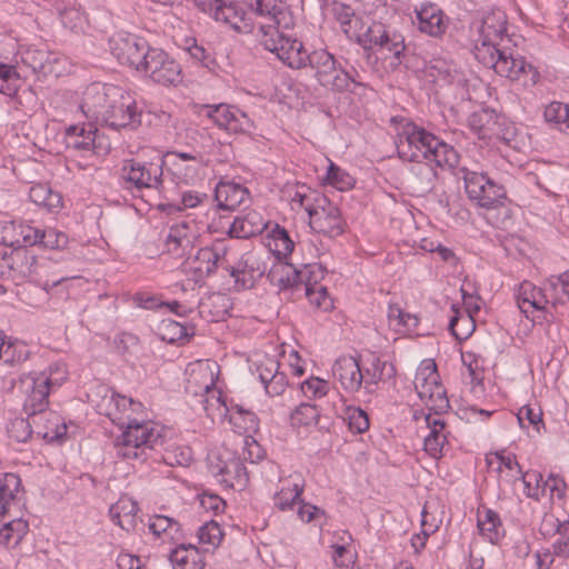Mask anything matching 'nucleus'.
I'll return each instance as SVG.
<instances>
[{"label": "nucleus", "instance_id": "obj_50", "mask_svg": "<svg viewBox=\"0 0 569 569\" xmlns=\"http://www.w3.org/2000/svg\"><path fill=\"white\" fill-rule=\"evenodd\" d=\"M319 412L316 406L310 403L299 405L290 416L293 427H307L317 422Z\"/></svg>", "mask_w": 569, "mask_h": 569}, {"label": "nucleus", "instance_id": "obj_9", "mask_svg": "<svg viewBox=\"0 0 569 569\" xmlns=\"http://www.w3.org/2000/svg\"><path fill=\"white\" fill-rule=\"evenodd\" d=\"M243 3L257 16L267 19L270 23L260 27V43L263 46V38L271 36V30H277L273 37H292L286 33L292 24V16L284 0H243Z\"/></svg>", "mask_w": 569, "mask_h": 569}, {"label": "nucleus", "instance_id": "obj_61", "mask_svg": "<svg viewBox=\"0 0 569 569\" xmlns=\"http://www.w3.org/2000/svg\"><path fill=\"white\" fill-rule=\"evenodd\" d=\"M68 244V236L53 228L42 229L38 246L48 249H63Z\"/></svg>", "mask_w": 569, "mask_h": 569}, {"label": "nucleus", "instance_id": "obj_51", "mask_svg": "<svg viewBox=\"0 0 569 569\" xmlns=\"http://www.w3.org/2000/svg\"><path fill=\"white\" fill-rule=\"evenodd\" d=\"M33 427H36V425L32 417L28 416L27 419L16 418L11 420L8 427V433L10 438L17 442H26L31 437Z\"/></svg>", "mask_w": 569, "mask_h": 569}, {"label": "nucleus", "instance_id": "obj_43", "mask_svg": "<svg viewBox=\"0 0 569 569\" xmlns=\"http://www.w3.org/2000/svg\"><path fill=\"white\" fill-rule=\"evenodd\" d=\"M28 529V522L20 518L3 522L0 527V543L8 548L16 547L23 539Z\"/></svg>", "mask_w": 569, "mask_h": 569}, {"label": "nucleus", "instance_id": "obj_37", "mask_svg": "<svg viewBox=\"0 0 569 569\" xmlns=\"http://www.w3.org/2000/svg\"><path fill=\"white\" fill-rule=\"evenodd\" d=\"M267 228L263 218L256 211L248 212L242 218H236L230 233L237 238H250L261 233Z\"/></svg>", "mask_w": 569, "mask_h": 569}, {"label": "nucleus", "instance_id": "obj_36", "mask_svg": "<svg viewBox=\"0 0 569 569\" xmlns=\"http://www.w3.org/2000/svg\"><path fill=\"white\" fill-rule=\"evenodd\" d=\"M21 487L18 475L6 472L0 475V521L10 512L11 505Z\"/></svg>", "mask_w": 569, "mask_h": 569}, {"label": "nucleus", "instance_id": "obj_24", "mask_svg": "<svg viewBox=\"0 0 569 569\" xmlns=\"http://www.w3.org/2000/svg\"><path fill=\"white\" fill-rule=\"evenodd\" d=\"M305 488V479L301 473L295 472L286 478H280L279 489L274 493V506L280 510H289L299 501Z\"/></svg>", "mask_w": 569, "mask_h": 569}, {"label": "nucleus", "instance_id": "obj_48", "mask_svg": "<svg viewBox=\"0 0 569 569\" xmlns=\"http://www.w3.org/2000/svg\"><path fill=\"white\" fill-rule=\"evenodd\" d=\"M60 13V19H61V23L70 29L71 31L73 32H83L87 24H88V19H87V16L84 14V12L81 11L80 8H77V7H69V8H64L62 10L59 11Z\"/></svg>", "mask_w": 569, "mask_h": 569}, {"label": "nucleus", "instance_id": "obj_17", "mask_svg": "<svg viewBox=\"0 0 569 569\" xmlns=\"http://www.w3.org/2000/svg\"><path fill=\"white\" fill-rule=\"evenodd\" d=\"M196 232L187 222L170 227L164 240V252L174 259L188 258L193 251Z\"/></svg>", "mask_w": 569, "mask_h": 569}, {"label": "nucleus", "instance_id": "obj_19", "mask_svg": "<svg viewBox=\"0 0 569 569\" xmlns=\"http://www.w3.org/2000/svg\"><path fill=\"white\" fill-rule=\"evenodd\" d=\"M110 87L92 83L86 89L80 108L88 119L102 122L111 99Z\"/></svg>", "mask_w": 569, "mask_h": 569}, {"label": "nucleus", "instance_id": "obj_33", "mask_svg": "<svg viewBox=\"0 0 569 569\" xmlns=\"http://www.w3.org/2000/svg\"><path fill=\"white\" fill-rule=\"evenodd\" d=\"M431 386H435L437 390V396L439 398L440 403L438 408L440 410H445L449 407V401L446 397L441 396L440 387L437 382V372H436V363H428L425 368H421L415 378V388L418 390L419 396L423 397L427 392L430 391L429 397H433V391L431 390Z\"/></svg>", "mask_w": 569, "mask_h": 569}, {"label": "nucleus", "instance_id": "obj_39", "mask_svg": "<svg viewBox=\"0 0 569 569\" xmlns=\"http://www.w3.org/2000/svg\"><path fill=\"white\" fill-rule=\"evenodd\" d=\"M30 200L38 207L47 209L49 212L58 211L62 207V197L54 192L48 184L36 183L29 190Z\"/></svg>", "mask_w": 569, "mask_h": 569}, {"label": "nucleus", "instance_id": "obj_26", "mask_svg": "<svg viewBox=\"0 0 569 569\" xmlns=\"http://www.w3.org/2000/svg\"><path fill=\"white\" fill-rule=\"evenodd\" d=\"M129 407L130 398L114 391L106 393L102 401L98 405L99 411L123 430L129 422Z\"/></svg>", "mask_w": 569, "mask_h": 569}, {"label": "nucleus", "instance_id": "obj_54", "mask_svg": "<svg viewBox=\"0 0 569 569\" xmlns=\"http://www.w3.org/2000/svg\"><path fill=\"white\" fill-rule=\"evenodd\" d=\"M449 330L457 340H466L475 330L473 318L471 316H455L449 322Z\"/></svg>", "mask_w": 569, "mask_h": 569}, {"label": "nucleus", "instance_id": "obj_53", "mask_svg": "<svg viewBox=\"0 0 569 569\" xmlns=\"http://www.w3.org/2000/svg\"><path fill=\"white\" fill-rule=\"evenodd\" d=\"M323 197L325 194L320 193L319 191L312 190L306 186H301L296 190L291 201L293 204H298L300 208H303L309 214L318 201H320L319 198Z\"/></svg>", "mask_w": 569, "mask_h": 569}, {"label": "nucleus", "instance_id": "obj_45", "mask_svg": "<svg viewBox=\"0 0 569 569\" xmlns=\"http://www.w3.org/2000/svg\"><path fill=\"white\" fill-rule=\"evenodd\" d=\"M300 291L305 293L311 305L319 309L327 311L332 307L326 287L318 284L316 281L312 283L308 276L302 282Z\"/></svg>", "mask_w": 569, "mask_h": 569}, {"label": "nucleus", "instance_id": "obj_31", "mask_svg": "<svg viewBox=\"0 0 569 569\" xmlns=\"http://www.w3.org/2000/svg\"><path fill=\"white\" fill-rule=\"evenodd\" d=\"M169 559L173 569H203L204 567L201 552L191 543L177 546L171 550Z\"/></svg>", "mask_w": 569, "mask_h": 569}, {"label": "nucleus", "instance_id": "obj_6", "mask_svg": "<svg viewBox=\"0 0 569 569\" xmlns=\"http://www.w3.org/2000/svg\"><path fill=\"white\" fill-rule=\"evenodd\" d=\"M2 263L9 269L8 277L17 284L30 279L39 283L47 292L69 279L67 277L50 279L51 261L43 257L38 258L26 248L13 250L8 257H2Z\"/></svg>", "mask_w": 569, "mask_h": 569}, {"label": "nucleus", "instance_id": "obj_49", "mask_svg": "<svg viewBox=\"0 0 569 569\" xmlns=\"http://www.w3.org/2000/svg\"><path fill=\"white\" fill-rule=\"evenodd\" d=\"M19 80L13 66L0 62V93L13 97L18 92Z\"/></svg>", "mask_w": 569, "mask_h": 569}, {"label": "nucleus", "instance_id": "obj_42", "mask_svg": "<svg viewBox=\"0 0 569 569\" xmlns=\"http://www.w3.org/2000/svg\"><path fill=\"white\" fill-rule=\"evenodd\" d=\"M267 246L280 260L282 258H287L293 251L295 242L291 240L284 228L279 224H274L268 233Z\"/></svg>", "mask_w": 569, "mask_h": 569}, {"label": "nucleus", "instance_id": "obj_59", "mask_svg": "<svg viewBox=\"0 0 569 569\" xmlns=\"http://www.w3.org/2000/svg\"><path fill=\"white\" fill-rule=\"evenodd\" d=\"M545 291L547 292L548 299L552 300V305L563 303L569 300L561 274L550 277L545 286Z\"/></svg>", "mask_w": 569, "mask_h": 569}, {"label": "nucleus", "instance_id": "obj_55", "mask_svg": "<svg viewBox=\"0 0 569 569\" xmlns=\"http://www.w3.org/2000/svg\"><path fill=\"white\" fill-rule=\"evenodd\" d=\"M223 533L220 529V526L216 521H208L202 525L198 530L199 542L202 545H207L212 549L217 548L221 540Z\"/></svg>", "mask_w": 569, "mask_h": 569}, {"label": "nucleus", "instance_id": "obj_2", "mask_svg": "<svg viewBox=\"0 0 569 569\" xmlns=\"http://www.w3.org/2000/svg\"><path fill=\"white\" fill-rule=\"evenodd\" d=\"M395 142L398 154L403 160H426L437 167L449 168L459 163V154L452 146L412 122L401 127Z\"/></svg>", "mask_w": 569, "mask_h": 569}, {"label": "nucleus", "instance_id": "obj_29", "mask_svg": "<svg viewBox=\"0 0 569 569\" xmlns=\"http://www.w3.org/2000/svg\"><path fill=\"white\" fill-rule=\"evenodd\" d=\"M486 461L489 466L497 463L496 470L500 483L517 485L519 477L523 473L516 456L505 455V451L487 455Z\"/></svg>", "mask_w": 569, "mask_h": 569}, {"label": "nucleus", "instance_id": "obj_14", "mask_svg": "<svg viewBox=\"0 0 569 569\" xmlns=\"http://www.w3.org/2000/svg\"><path fill=\"white\" fill-rule=\"evenodd\" d=\"M64 143L67 148L101 154L109 151L107 139L93 126H70L66 129Z\"/></svg>", "mask_w": 569, "mask_h": 569}, {"label": "nucleus", "instance_id": "obj_16", "mask_svg": "<svg viewBox=\"0 0 569 569\" xmlns=\"http://www.w3.org/2000/svg\"><path fill=\"white\" fill-rule=\"evenodd\" d=\"M208 117L219 127L229 132H248L253 128L252 120L239 109L229 104L207 106Z\"/></svg>", "mask_w": 569, "mask_h": 569}, {"label": "nucleus", "instance_id": "obj_4", "mask_svg": "<svg viewBox=\"0 0 569 569\" xmlns=\"http://www.w3.org/2000/svg\"><path fill=\"white\" fill-rule=\"evenodd\" d=\"M475 57L485 67L492 68L499 76L517 81L525 88L535 86L539 80L540 74L531 63L500 48L498 41L476 39Z\"/></svg>", "mask_w": 569, "mask_h": 569}, {"label": "nucleus", "instance_id": "obj_3", "mask_svg": "<svg viewBox=\"0 0 569 569\" xmlns=\"http://www.w3.org/2000/svg\"><path fill=\"white\" fill-rule=\"evenodd\" d=\"M143 405L130 398L129 422L113 441L116 455L123 459L146 460L148 452L164 443L162 429L151 421H139L137 416L143 411Z\"/></svg>", "mask_w": 569, "mask_h": 569}, {"label": "nucleus", "instance_id": "obj_15", "mask_svg": "<svg viewBox=\"0 0 569 569\" xmlns=\"http://www.w3.org/2000/svg\"><path fill=\"white\" fill-rule=\"evenodd\" d=\"M226 270L234 279L236 287L244 290L252 288L256 280L264 274L267 263L260 253L249 251L241 256L236 266L228 264Z\"/></svg>", "mask_w": 569, "mask_h": 569}, {"label": "nucleus", "instance_id": "obj_13", "mask_svg": "<svg viewBox=\"0 0 569 569\" xmlns=\"http://www.w3.org/2000/svg\"><path fill=\"white\" fill-rule=\"evenodd\" d=\"M309 216L310 228L329 238H335L343 233L345 222L341 218L339 208L332 203L326 196L319 198Z\"/></svg>", "mask_w": 569, "mask_h": 569}, {"label": "nucleus", "instance_id": "obj_57", "mask_svg": "<svg viewBox=\"0 0 569 569\" xmlns=\"http://www.w3.org/2000/svg\"><path fill=\"white\" fill-rule=\"evenodd\" d=\"M518 293H520V297L528 298L531 305H536V309H545L549 302L545 288H537L529 281H523L520 284Z\"/></svg>", "mask_w": 569, "mask_h": 569}, {"label": "nucleus", "instance_id": "obj_60", "mask_svg": "<svg viewBox=\"0 0 569 569\" xmlns=\"http://www.w3.org/2000/svg\"><path fill=\"white\" fill-rule=\"evenodd\" d=\"M327 181L339 190L350 189L355 183L353 178L349 173L332 162H330L327 170Z\"/></svg>", "mask_w": 569, "mask_h": 569}, {"label": "nucleus", "instance_id": "obj_20", "mask_svg": "<svg viewBox=\"0 0 569 569\" xmlns=\"http://www.w3.org/2000/svg\"><path fill=\"white\" fill-rule=\"evenodd\" d=\"M332 375L348 392L359 391L363 382V370L351 356L338 358L333 363Z\"/></svg>", "mask_w": 569, "mask_h": 569}, {"label": "nucleus", "instance_id": "obj_52", "mask_svg": "<svg viewBox=\"0 0 569 569\" xmlns=\"http://www.w3.org/2000/svg\"><path fill=\"white\" fill-rule=\"evenodd\" d=\"M542 476L538 472L522 473L518 482L522 485V491L528 498L539 500L543 497V489L541 488Z\"/></svg>", "mask_w": 569, "mask_h": 569}, {"label": "nucleus", "instance_id": "obj_64", "mask_svg": "<svg viewBox=\"0 0 569 569\" xmlns=\"http://www.w3.org/2000/svg\"><path fill=\"white\" fill-rule=\"evenodd\" d=\"M300 388L306 397L321 398L328 393L329 382L318 377H311L305 380Z\"/></svg>", "mask_w": 569, "mask_h": 569}, {"label": "nucleus", "instance_id": "obj_27", "mask_svg": "<svg viewBox=\"0 0 569 569\" xmlns=\"http://www.w3.org/2000/svg\"><path fill=\"white\" fill-rule=\"evenodd\" d=\"M249 198L247 188L234 182H220L214 190L217 207L221 210L232 211L243 204Z\"/></svg>", "mask_w": 569, "mask_h": 569}, {"label": "nucleus", "instance_id": "obj_47", "mask_svg": "<svg viewBox=\"0 0 569 569\" xmlns=\"http://www.w3.org/2000/svg\"><path fill=\"white\" fill-rule=\"evenodd\" d=\"M157 330L161 340L169 343L179 342L188 337L187 328L172 319H163Z\"/></svg>", "mask_w": 569, "mask_h": 569}, {"label": "nucleus", "instance_id": "obj_44", "mask_svg": "<svg viewBox=\"0 0 569 569\" xmlns=\"http://www.w3.org/2000/svg\"><path fill=\"white\" fill-rule=\"evenodd\" d=\"M395 29L389 26H386L381 22L373 21L370 26H368L363 31L362 43H360L363 48L368 47H377L379 50L388 42L391 34L395 33Z\"/></svg>", "mask_w": 569, "mask_h": 569}, {"label": "nucleus", "instance_id": "obj_11", "mask_svg": "<svg viewBox=\"0 0 569 569\" xmlns=\"http://www.w3.org/2000/svg\"><path fill=\"white\" fill-rule=\"evenodd\" d=\"M111 53L121 64H128L140 71L143 62L152 49L148 42L136 34L117 32L110 40Z\"/></svg>", "mask_w": 569, "mask_h": 569}, {"label": "nucleus", "instance_id": "obj_12", "mask_svg": "<svg viewBox=\"0 0 569 569\" xmlns=\"http://www.w3.org/2000/svg\"><path fill=\"white\" fill-rule=\"evenodd\" d=\"M140 72L162 86L176 84L181 80L180 64L159 48L150 50Z\"/></svg>", "mask_w": 569, "mask_h": 569}, {"label": "nucleus", "instance_id": "obj_38", "mask_svg": "<svg viewBox=\"0 0 569 569\" xmlns=\"http://www.w3.org/2000/svg\"><path fill=\"white\" fill-rule=\"evenodd\" d=\"M479 531L490 543H497L502 537V525L499 515L488 508L478 510Z\"/></svg>", "mask_w": 569, "mask_h": 569}, {"label": "nucleus", "instance_id": "obj_28", "mask_svg": "<svg viewBox=\"0 0 569 569\" xmlns=\"http://www.w3.org/2000/svg\"><path fill=\"white\" fill-rule=\"evenodd\" d=\"M138 503L128 496H121L109 509L111 520L127 532L132 531L138 523Z\"/></svg>", "mask_w": 569, "mask_h": 569}, {"label": "nucleus", "instance_id": "obj_35", "mask_svg": "<svg viewBox=\"0 0 569 569\" xmlns=\"http://www.w3.org/2000/svg\"><path fill=\"white\" fill-rule=\"evenodd\" d=\"M507 18L501 10H495L486 14L478 29L480 39L485 41H502L506 32Z\"/></svg>", "mask_w": 569, "mask_h": 569}, {"label": "nucleus", "instance_id": "obj_40", "mask_svg": "<svg viewBox=\"0 0 569 569\" xmlns=\"http://www.w3.org/2000/svg\"><path fill=\"white\" fill-rule=\"evenodd\" d=\"M41 416L42 418L38 420L39 425L36 426L37 435L48 441H53L61 439L67 433V426L60 423V417L56 412L44 409Z\"/></svg>", "mask_w": 569, "mask_h": 569}, {"label": "nucleus", "instance_id": "obj_5", "mask_svg": "<svg viewBox=\"0 0 569 569\" xmlns=\"http://www.w3.org/2000/svg\"><path fill=\"white\" fill-rule=\"evenodd\" d=\"M67 379V370L62 365H53L41 372H30L21 376L18 389L24 396L23 410L39 425L41 413L48 407L49 393L60 387Z\"/></svg>", "mask_w": 569, "mask_h": 569}, {"label": "nucleus", "instance_id": "obj_34", "mask_svg": "<svg viewBox=\"0 0 569 569\" xmlns=\"http://www.w3.org/2000/svg\"><path fill=\"white\" fill-rule=\"evenodd\" d=\"M150 532L162 541L177 542L182 538L181 525L173 518L154 515L149 519Z\"/></svg>", "mask_w": 569, "mask_h": 569}, {"label": "nucleus", "instance_id": "obj_41", "mask_svg": "<svg viewBox=\"0 0 569 569\" xmlns=\"http://www.w3.org/2000/svg\"><path fill=\"white\" fill-rule=\"evenodd\" d=\"M393 375L395 368L391 363L375 357L370 367L363 370L362 383H365V389L367 391L373 392L379 381L383 380L385 377L391 378Z\"/></svg>", "mask_w": 569, "mask_h": 569}, {"label": "nucleus", "instance_id": "obj_10", "mask_svg": "<svg viewBox=\"0 0 569 569\" xmlns=\"http://www.w3.org/2000/svg\"><path fill=\"white\" fill-rule=\"evenodd\" d=\"M110 103L102 123L112 128H136L141 123V113L137 111L136 101L117 86L110 87Z\"/></svg>", "mask_w": 569, "mask_h": 569}, {"label": "nucleus", "instance_id": "obj_58", "mask_svg": "<svg viewBox=\"0 0 569 569\" xmlns=\"http://www.w3.org/2000/svg\"><path fill=\"white\" fill-rule=\"evenodd\" d=\"M547 122H552L562 131L569 117V106L562 102L553 101L549 103L543 112Z\"/></svg>", "mask_w": 569, "mask_h": 569}, {"label": "nucleus", "instance_id": "obj_22", "mask_svg": "<svg viewBox=\"0 0 569 569\" xmlns=\"http://www.w3.org/2000/svg\"><path fill=\"white\" fill-rule=\"evenodd\" d=\"M418 28L421 32L439 38L448 29L449 18L436 4H423L416 10Z\"/></svg>", "mask_w": 569, "mask_h": 569}, {"label": "nucleus", "instance_id": "obj_32", "mask_svg": "<svg viewBox=\"0 0 569 569\" xmlns=\"http://www.w3.org/2000/svg\"><path fill=\"white\" fill-rule=\"evenodd\" d=\"M426 422L430 431L425 438V450L430 457L437 459L441 457L443 447L447 443V437L443 432L446 423L442 419L431 415L426 416Z\"/></svg>", "mask_w": 569, "mask_h": 569}, {"label": "nucleus", "instance_id": "obj_21", "mask_svg": "<svg viewBox=\"0 0 569 569\" xmlns=\"http://www.w3.org/2000/svg\"><path fill=\"white\" fill-rule=\"evenodd\" d=\"M331 13L335 19L339 22L342 32L350 39L358 43H362L363 31L366 24L362 18L356 14L355 10L342 2L333 1L331 7Z\"/></svg>", "mask_w": 569, "mask_h": 569}, {"label": "nucleus", "instance_id": "obj_1", "mask_svg": "<svg viewBox=\"0 0 569 569\" xmlns=\"http://www.w3.org/2000/svg\"><path fill=\"white\" fill-rule=\"evenodd\" d=\"M277 30H271V36L263 38L266 50L276 53L279 60L291 69L309 67L318 83L335 92L353 91L356 87H362L359 73L343 69L336 58L326 49L308 52L302 42L292 37H282Z\"/></svg>", "mask_w": 569, "mask_h": 569}, {"label": "nucleus", "instance_id": "obj_8", "mask_svg": "<svg viewBox=\"0 0 569 569\" xmlns=\"http://www.w3.org/2000/svg\"><path fill=\"white\" fill-rule=\"evenodd\" d=\"M459 173L463 180L465 191L470 201L485 209H496L502 204L506 190L502 184L488 177L487 173L460 168Z\"/></svg>", "mask_w": 569, "mask_h": 569}, {"label": "nucleus", "instance_id": "obj_23", "mask_svg": "<svg viewBox=\"0 0 569 569\" xmlns=\"http://www.w3.org/2000/svg\"><path fill=\"white\" fill-rule=\"evenodd\" d=\"M197 376L204 382V395L202 396L201 402L207 416L211 419L223 417L228 409L221 392L214 388L213 371L209 369L199 370Z\"/></svg>", "mask_w": 569, "mask_h": 569}, {"label": "nucleus", "instance_id": "obj_30", "mask_svg": "<svg viewBox=\"0 0 569 569\" xmlns=\"http://www.w3.org/2000/svg\"><path fill=\"white\" fill-rule=\"evenodd\" d=\"M227 247L222 243H216L212 247H204L198 250L196 259L199 262L198 271L204 276H211L220 266L223 269L226 262Z\"/></svg>", "mask_w": 569, "mask_h": 569}, {"label": "nucleus", "instance_id": "obj_63", "mask_svg": "<svg viewBox=\"0 0 569 569\" xmlns=\"http://www.w3.org/2000/svg\"><path fill=\"white\" fill-rule=\"evenodd\" d=\"M406 44L403 36L395 31L386 44L380 49L381 52H388L395 59L393 64L399 66L401 63V57L405 52Z\"/></svg>", "mask_w": 569, "mask_h": 569}, {"label": "nucleus", "instance_id": "obj_62", "mask_svg": "<svg viewBox=\"0 0 569 569\" xmlns=\"http://www.w3.org/2000/svg\"><path fill=\"white\" fill-rule=\"evenodd\" d=\"M191 459V450L188 447L166 448L162 455V460L170 466H187Z\"/></svg>", "mask_w": 569, "mask_h": 569}, {"label": "nucleus", "instance_id": "obj_25", "mask_svg": "<svg viewBox=\"0 0 569 569\" xmlns=\"http://www.w3.org/2000/svg\"><path fill=\"white\" fill-rule=\"evenodd\" d=\"M408 178L412 194L425 196L433 190L437 181V171L429 161L413 160Z\"/></svg>", "mask_w": 569, "mask_h": 569}, {"label": "nucleus", "instance_id": "obj_18", "mask_svg": "<svg viewBox=\"0 0 569 569\" xmlns=\"http://www.w3.org/2000/svg\"><path fill=\"white\" fill-rule=\"evenodd\" d=\"M310 266H306L302 270L296 269L291 263L281 260L274 262L267 273L269 282L277 287L280 291L293 290L300 291V287L305 281Z\"/></svg>", "mask_w": 569, "mask_h": 569}, {"label": "nucleus", "instance_id": "obj_46", "mask_svg": "<svg viewBox=\"0 0 569 569\" xmlns=\"http://www.w3.org/2000/svg\"><path fill=\"white\" fill-rule=\"evenodd\" d=\"M218 473L222 476L221 481L230 487H243L248 480L246 468L239 459H231L224 463Z\"/></svg>", "mask_w": 569, "mask_h": 569}, {"label": "nucleus", "instance_id": "obj_56", "mask_svg": "<svg viewBox=\"0 0 569 569\" xmlns=\"http://www.w3.org/2000/svg\"><path fill=\"white\" fill-rule=\"evenodd\" d=\"M349 429L356 433H362L369 429V418L366 411L356 407H348L345 412Z\"/></svg>", "mask_w": 569, "mask_h": 569}, {"label": "nucleus", "instance_id": "obj_7", "mask_svg": "<svg viewBox=\"0 0 569 569\" xmlns=\"http://www.w3.org/2000/svg\"><path fill=\"white\" fill-rule=\"evenodd\" d=\"M163 158L157 161H143L136 158L124 159L119 168V181L126 189L142 192L146 189L160 191L163 188Z\"/></svg>", "mask_w": 569, "mask_h": 569}]
</instances>
